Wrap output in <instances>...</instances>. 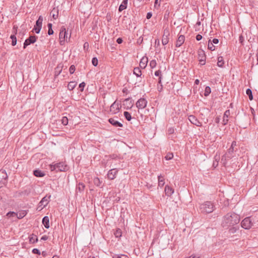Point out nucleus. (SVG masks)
Segmentation results:
<instances>
[{
	"instance_id": "nucleus-11",
	"label": "nucleus",
	"mask_w": 258,
	"mask_h": 258,
	"mask_svg": "<svg viewBox=\"0 0 258 258\" xmlns=\"http://www.w3.org/2000/svg\"><path fill=\"white\" fill-rule=\"evenodd\" d=\"M188 118L192 124L197 126H201L202 125V122H200L195 116L193 115H189Z\"/></svg>"
},
{
	"instance_id": "nucleus-54",
	"label": "nucleus",
	"mask_w": 258,
	"mask_h": 258,
	"mask_svg": "<svg viewBox=\"0 0 258 258\" xmlns=\"http://www.w3.org/2000/svg\"><path fill=\"white\" fill-rule=\"evenodd\" d=\"M84 49L85 50H88V49L89 48V43L87 42H85V43L84 44Z\"/></svg>"
},
{
	"instance_id": "nucleus-40",
	"label": "nucleus",
	"mask_w": 258,
	"mask_h": 258,
	"mask_svg": "<svg viewBox=\"0 0 258 258\" xmlns=\"http://www.w3.org/2000/svg\"><path fill=\"white\" fill-rule=\"evenodd\" d=\"M211 88L209 86H207L205 88L204 95L205 96H208L211 93Z\"/></svg>"
},
{
	"instance_id": "nucleus-33",
	"label": "nucleus",
	"mask_w": 258,
	"mask_h": 258,
	"mask_svg": "<svg viewBox=\"0 0 258 258\" xmlns=\"http://www.w3.org/2000/svg\"><path fill=\"white\" fill-rule=\"evenodd\" d=\"M114 234L115 236L117 238H119L122 235V231L121 230L118 228L116 230V231L114 232Z\"/></svg>"
},
{
	"instance_id": "nucleus-63",
	"label": "nucleus",
	"mask_w": 258,
	"mask_h": 258,
	"mask_svg": "<svg viewBox=\"0 0 258 258\" xmlns=\"http://www.w3.org/2000/svg\"><path fill=\"white\" fill-rule=\"evenodd\" d=\"M61 71V70H60V71H59L57 72V71H55V76H58V75L60 74V73Z\"/></svg>"
},
{
	"instance_id": "nucleus-30",
	"label": "nucleus",
	"mask_w": 258,
	"mask_h": 258,
	"mask_svg": "<svg viewBox=\"0 0 258 258\" xmlns=\"http://www.w3.org/2000/svg\"><path fill=\"white\" fill-rule=\"evenodd\" d=\"M38 241V238L36 235L32 234L29 237V242L31 243H34Z\"/></svg>"
},
{
	"instance_id": "nucleus-31",
	"label": "nucleus",
	"mask_w": 258,
	"mask_h": 258,
	"mask_svg": "<svg viewBox=\"0 0 258 258\" xmlns=\"http://www.w3.org/2000/svg\"><path fill=\"white\" fill-rule=\"evenodd\" d=\"M112 258H129V257L124 254H113L112 255Z\"/></svg>"
},
{
	"instance_id": "nucleus-22",
	"label": "nucleus",
	"mask_w": 258,
	"mask_h": 258,
	"mask_svg": "<svg viewBox=\"0 0 258 258\" xmlns=\"http://www.w3.org/2000/svg\"><path fill=\"white\" fill-rule=\"evenodd\" d=\"M50 15L53 19L56 20L58 16V8H53L50 12Z\"/></svg>"
},
{
	"instance_id": "nucleus-64",
	"label": "nucleus",
	"mask_w": 258,
	"mask_h": 258,
	"mask_svg": "<svg viewBox=\"0 0 258 258\" xmlns=\"http://www.w3.org/2000/svg\"><path fill=\"white\" fill-rule=\"evenodd\" d=\"M220 118L219 117H217L216 118H215V122L216 123H219V121H220Z\"/></svg>"
},
{
	"instance_id": "nucleus-60",
	"label": "nucleus",
	"mask_w": 258,
	"mask_h": 258,
	"mask_svg": "<svg viewBox=\"0 0 258 258\" xmlns=\"http://www.w3.org/2000/svg\"><path fill=\"white\" fill-rule=\"evenodd\" d=\"M219 42V40L217 38H214L212 40V43L214 44H218Z\"/></svg>"
},
{
	"instance_id": "nucleus-7",
	"label": "nucleus",
	"mask_w": 258,
	"mask_h": 258,
	"mask_svg": "<svg viewBox=\"0 0 258 258\" xmlns=\"http://www.w3.org/2000/svg\"><path fill=\"white\" fill-rule=\"evenodd\" d=\"M43 21V17L42 16H40L36 22V24L34 25L33 30L35 31V33L38 34L42 28V24Z\"/></svg>"
},
{
	"instance_id": "nucleus-2",
	"label": "nucleus",
	"mask_w": 258,
	"mask_h": 258,
	"mask_svg": "<svg viewBox=\"0 0 258 258\" xmlns=\"http://www.w3.org/2000/svg\"><path fill=\"white\" fill-rule=\"evenodd\" d=\"M215 208L214 204L211 201H206L200 205L199 209L201 213L208 214L212 213Z\"/></svg>"
},
{
	"instance_id": "nucleus-48",
	"label": "nucleus",
	"mask_w": 258,
	"mask_h": 258,
	"mask_svg": "<svg viewBox=\"0 0 258 258\" xmlns=\"http://www.w3.org/2000/svg\"><path fill=\"white\" fill-rule=\"evenodd\" d=\"M237 231V229L235 227H232V228H230L229 230V232L231 234H233L236 232Z\"/></svg>"
},
{
	"instance_id": "nucleus-36",
	"label": "nucleus",
	"mask_w": 258,
	"mask_h": 258,
	"mask_svg": "<svg viewBox=\"0 0 258 258\" xmlns=\"http://www.w3.org/2000/svg\"><path fill=\"white\" fill-rule=\"evenodd\" d=\"M123 115L125 119L128 120L130 121L132 119V116L130 113H129L127 111H124L123 113Z\"/></svg>"
},
{
	"instance_id": "nucleus-61",
	"label": "nucleus",
	"mask_w": 258,
	"mask_h": 258,
	"mask_svg": "<svg viewBox=\"0 0 258 258\" xmlns=\"http://www.w3.org/2000/svg\"><path fill=\"white\" fill-rule=\"evenodd\" d=\"M48 239V236H46V235H43L41 238V240H46Z\"/></svg>"
},
{
	"instance_id": "nucleus-35",
	"label": "nucleus",
	"mask_w": 258,
	"mask_h": 258,
	"mask_svg": "<svg viewBox=\"0 0 258 258\" xmlns=\"http://www.w3.org/2000/svg\"><path fill=\"white\" fill-rule=\"evenodd\" d=\"M27 212L26 211H22L19 214H17V217L18 219H22L26 216Z\"/></svg>"
},
{
	"instance_id": "nucleus-45",
	"label": "nucleus",
	"mask_w": 258,
	"mask_h": 258,
	"mask_svg": "<svg viewBox=\"0 0 258 258\" xmlns=\"http://www.w3.org/2000/svg\"><path fill=\"white\" fill-rule=\"evenodd\" d=\"M92 64L96 67L98 65V59L96 57H93L92 59Z\"/></svg>"
},
{
	"instance_id": "nucleus-32",
	"label": "nucleus",
	"mask_w": 258,
	"mask_h": 258,
	"mask_svg": "<svg viewBox=\"0 0 258 258\" xmlns=\"http://www.w3.org/2000/svg\"><path fill=\"white\" fill-rule=\"evenodd\" d=\"M224 64L223 57L222 56H219L218 57L217 65L219 67H222Z\"/></svg>"
},
{
	"instance_id": "nucleus-34",
	"label": "nucleus",
	"mask_w": 258,
	"mask_h": 258,
	"mask_svg": "<svg viewBox=\"0 0 258 258\" xmlns=\"http://www.w3.org/2000/svg\"><path fill=\"white\" fill-rule=\"evenodd\" d=\"M11 39H12V46H15L17 44V38L16 35H11L10 36Z\"/></svg>"
},
{
	"instance_id": "nucleus-25",
	"label": "nucleus",
	"mask_w": 258,
	"mask_h": 258,
	"mask_svg": "<svg viewBox=\"0 0 258 258\" xmlns=\"http://www.w3.org/2000/svg\"><path fill=\"white\" fill-rule=\"evenodd\" d=\"M33 174L38 177H42L45 175V173L39 169H36L33 171Z\"/></svg>"
},
{
	"instance_id": "nucleus-28",
	"label": "nucleus",
	"mask_w": 258,
	"mask_h": 258,
	"mask_svg": "<svg viewBox=\"0 0 258 258\" xmlns=\"http://www.w3.org/2000/svg\"><path fill=\"white\" fill-rule=\"evenodd\" d=\"M85 187V185L84 183L80 182L77 185L76 187V190L79 191L80 192H82L84 191V188Z\"/></svg>"
},
{
	"instance_id": "nucleus-56",
	"label": "nucleus",
	"mask_w": 258,
	"mask_h": 258,
	"mask_svg": "<svg viewBox=\"0 0 258 258\" xmlns=\"http://www.w3.org/2000/svg\"><path fill=\"white\" fill-rule=\"evenodd\" d=\"M203 37L200 34H198L197 36H196V39L197 41H200L202 39Z\"/></svg>"
},
{
	"instance_id": "nucleus-42",
	"label": "nucleus",
	"mask_w": 258,
	"mask_h": 258,
	"mask_svg": "<svg viewBox=\"0 0 258 258\" xmlns=\"http://www.w3.org/2000/svg\"><path fill=\"white\" fill-rule=\"evenodd\" d=\"M124 102L126 103V104L128 102H129L130 108H131L133 106V103L132 101L131 100L130 98H128L125 99L124 100Z\"/></svg>"
},
{
	"instance_id": "nucleus-46",
	"label": "nucleus",
	"mask_w": 258,
	"mask_h": 258,
	"mask_svg": "<svg viewBox=\"0 0 258 258\" xmlns=\"http://www.w3.org/2000/svg\"><path fill=\"white\" fill-rule=\"evenodd\" d=\"M6 216L8 217H14L17 216V213L14 212H9L7 214Z\"/></svg>"
},
{
	"instance_id": "nucleus-47",
	"label": "nucleus",
	"mask_w": 258,
	"mask_h": 258,
	"mask_svg": "<svg viewBox=\"0 0 258 258\" xmlns=\"http://www.w3.org/2000/svg\"><path fill=\"white\" fill-rule=\"evenodd\" d=\"M75 71V67L74 65H72L69 68V72L71 74H73Z\"/></svg>"
},
{
	"instance_id": "nucleus-23",
	"label": "nucleus",
	"mask_w": 258,
	"mask_h": 258,
	"mask_svg": "<svg viewBox=\"0 0 258 258\" xmlns=\"http://www.w3.org/2000/svg\"><path fill=\"white\" fill-rule=\"evenodd\" d=\"M127 3H128V0H123L122 3L120 5V6H119V8H118V11L119 12H121L123 10L126 9Z\"/></svg>"
},
{
	"instance_id": "nucleus-27",
	"label": "nucleus",
	"mask_w": 258,
	"mask_h": 258,
	"mask_svg": "<svg viewBox=\"0 0 258 258\" xmlns=\"http://www.w3.org/2000/svg\"><path fill=\"white\" fill-rule=\"evenodd\" d=\"M77 83L75 81H71L68 85V89L71 91L73 90L76 86Z\"/></svg>"
},
{
	"instance_id": "nucleus-14",
	"label": "nucleus",
	"mask_w": 258,
	"mask_h": 258,
	"mask_svg": "<svg viewBox=\"0 0 258 258\" xmlns=\"http://www.w3.org/2000/svg\"><path fill=\"white\" fill-rule=\"evenodd\" d=\"M169 35V32L167 30H164V34L162 36V43L163 45L167 44L168 43V36Z\"/></svg>"
},
{
	"instance_id": "nucleus-43",
	"label": "nucleus",
	"mask_w": 258,
	"mask_h": 258,
	"mask_svg": "<svg viewBox=\"0 0 258 258\" xmlns=\"http://www.w3.org/2000/svg\"><path fill=\"white\" fill-rule=\"evenodd\" d=\"M94 183L95 185H96V186H100L101 182L100 181V179L98 178H95L94 180Z\"/></svg>"
},
{
	"instance_id": "nucleus-8",
	"label": "nucleus",
	"mask_w": 258,
	"mask_h": 258,
	"mask_svg": "<svg viewBox=\"0 0 258 258\" xmlns=\"http://www.w3.org/2000/svg\"><path fill=\"white\" fill-rule=\"evenodd\" d=\"M38 38V37L35 35H31L30 37L26 39L23 44V48L25 49L26 47L31 44L34 43Z\"/></svg>"
},
{
	"instance_id": "nucleus-58",
	"label": "nucleus",
	"mask_w": 258,
	"mask_h": 258,
	"mask_svg": "<svg viewBox=\"0 0 258 258\" xmlns=\"http://www.w3.org/2000/svg\"><path fill=\"white\" fill-rule=\"evenodd\" d=\"M152 16V14L151 12H149L147 14L146 18L147 19H149L151 18Z\"/></svg>"
},
{
	"instance_id": "nucleus-41",
	"label": "nucleus",
	"mask_w": 258,
	"mask_h": 258,
	"mask_svg": "<svg viewBox=\"0 0 258 258\" xmlns=\"http://www.w3.org/2000/svg\"><path fill=\"white\" fill-rule=\"evenodd\" d=\"M62 124L64 125H66L68 124V119L66 116H63L61 119Z\"/></svg>"
},
{
	"instance_id": "nucleus-3",
	"label": "nucleus",
	"mask_w": 258,
	"mask_h": 258,
	"mask_svg": "<svg viewBox=\"0 0 258 258\" xmlns=\"http://www.w3.org/2000/svg\"><path fill=\"white\" fill-rule=\"evenodd\" d=\"M69 168L68 166L62 162L49 165V169L52 171L65 172L68 170Z\"/></svg>"
},
{
	"instance_id": "nucleus-62",
	"label": "nucleus",
	"mask_w": 258,
	"mask_h": 258,
	"mask_svg": "<svg viewBox=\"0 0 258 258\" xmlns=\"http://www.w3.org/2000/svg\"><path fill=\"white\" fill-rule=\"evenodd\" d=\"M200 61V63L201 64V65H204L206 63V59H203V60H199Z\"/></svg>"
},
{
	"instance_id": "nucleus-1",
	"label": "nucleus",
	"mask_w": 258,
	"mask_h": 258,
	"mask_svg": "<svg viewBox=\"0 0 258 258\" xmlns=\"http://www.w3.org/2000/svg\"><path fill=\"white\" fill-rule=\"evenodd\" d=\"M239 221L240 217L238 215L234 212H230L223 217L221 225L223 227L228 228L238 224Z\"/></svg>"
},
{
	"instance_id": "nucleus-13",
	"label": "nucleus",
	"mask_w": 258,
	"mask_h": 258,
	"mask_svg": "<svg viewBox=\"0 0 258 258\" xmlns=\"http://www.w3.org/2000/svg\"><path fill=\"white\" fill-rule=\"evenodd\" d=\"M119 108L118 106V104L116 103V102H114L110 107V111L112 112V114H116L119 111Z\"/></svg>"
},
{
	"instance_id": "nucleus-20",
	"label": "nucleus",
	"mask_w": 258,
	"mask_h": 258,
	"mask_svg": "<svg viewBox=\"0 0 258 258\" xmlns=\"http://www.w3.org/2000/svg\"><path fill=\"white\" fill-rule=\"evenodd\" d=\"M148 61V57L146 56L142 57L140 62V67L142 69H145Z\"/></svg>"
},
{
	"instance_id": "nucleus-50",
	"label": "nucleus",
	"mask_w": 258,
	"mask_h": 258,
	"mask_svg": "<svg viewBox=\"0 0 258 258\" xmlns=\"http://www.w3.org/2000/svg\"><path fill=\"white\" fill-rule=\"evenodd\" d=\"M168 134L169 135L173 134L174 132V129L173 127H170L168 129L167 131Z\"/></svg>"
},
{
	"instance_id": "nucleus-5",
	"label": "nucleus",
	"mask_w": 258,
	"mask_h": 258,
	"mask_svg": "<svg viewBox=\"0 0 258 258\" xmlns=\"http://www.w3.org/2000/svg\"><path fill=\"white\" fill-rule=\"evenodd\" d=\"M65 35H68V32L64 26H62L60 28L59 36V43L61 45L64 44L66 41Z\"/></svg>"
},
{
	"instance_id": "nucleus-52",
	"label": "nucleus",
	"mask_w": 258,
	"mask_h": 258,
	"mask_svg": "<svg viewBox=\"0 0 258 258\" xmlns=\"http://www.w3.org/2000/svg\"><path fill=\"white\" fill-rule=\"evenodd\" d=\"M155 75L157 77H160L161 76L162 77L161 75V71L160 70H158L155 72Z\"/></svg>"
},
{
	"instance_id": "nucleus-59",
	"label": "nucleus",
	"mask_w": 258,
	"mask_h": 258,
	"mask_svg": "<svg viewBox=\"0 0 258 258\" xmlns=\"http://www.w3.org/2000/svg\"><path fill=\"white\" fill-rule=\"evenodd\" d=\"M122 41H123V40H122V38H118L116 40V42L118 44H121L122 42Z\"/></svg>"
},
{
	"instance_id": "nucleus-26",
	"label": "nucleus",
	"mask_w": 258,
	"mask_h": 258,
	"mask_svg": "<svg viewBox=\"0 0 258 258\" xmlns=\"http://www.w3.org/2000/svg\"><path fill=\"white\" fill-rule=\"evenodd\" d=\"M158 186L160 187H162L165 184L164 176L160 174V175L158 176Z\"/></svg>"
},
{
	"instance_id": "nucleus-15",
	"label": "nucleus",
	"mask_w": 258,
	"mask_h": 258,
	"mask_svg": "<svg viewBox=\"0 0 258 258\" xmlns=\"http://www.w3.org/2000/svg\"><path fill=\"white\" fill-rule=\"evenodd\" d=\"M109 122L115 127H122L123 124L116 120L114 118H110L108 119Z\"/></svg>"
},
{
	"instance_id": "nucleus-6",
	"label": "nucleus",
	"mask_w": 258,
	"mask_h": 258,
	"mask_svg": "<svg viewBox=\"0 0 258 258\" xmlns=\"http://www.w3.org/2000/svg\"><path fill=\"white\" fill-rule=\"evenodd\" d=\"M252 222L250 217L244 218L241 223V227L245 229H250L252 226Z\"/></svg>"
},
{
	"instance_id": "nucleus-57",
	"label": "nucleus",
	"mask_w": 258,
	"mask_h": 258,
	"mask_svg": "<svg viewBox=\"0 0 258 258\" xmlns=\"http://www.w3.org/2000/svg\"><path fill=\"white\" fill-rule=\"evenodd\" d=\"M53 34V31L52 30V28L48 29V34L49 35H52Z\"/></svg>"
},
{
	"instance_id": "nucleus-19",
	"label": "nucleus",
	"mask_w": 258,
	"mask_h": 258,
	"mask_svg": "<svg viewBox=\"0 0 258 258\" xmlns=\"http://www.w3.org/2000/svg\"><path fill=\"white\" fill-rule=\"evenodd\" d=\"M185 37L184 35H180L176 42V47H180L184 42Z\"/></svg>"
},
{
	"instance_id": "nucleus-44",
	"label": "nucleus",
	"mask_w": 258,
	"mask_h": 258,
	"mask_svg": "<svg viewBox=\"0 0 258 258\" xmlns=\"http://www.w3.org/2000/svg\"><path fill=\"white\" fill-rule=\"evenodd\" d=\"M157 64L156 61L155 59L152 60L150 62V66L151 68H154Z\"/></svg>"
},
{
	"instance_id": "nucleus-55",
	"label": "nucleus",
	"mask_w": 258,
	"mask_h": 258,
	"mask_svg": "<svg viewBox=\"0 0 258 258\" xmlns=\"http://www.w3.org/2000/svg\"><path fill=\"white\" fill-rule=\"evenodd\" d=\"M236 142L234 141L232 142L230 148H232L233 149H234V148L236 147Z\"/></svg>"
},
{
	"instance_id": "nucleus-51",
	"label": "nucleus",
	"mask_w": 258,
	"mask_h": 258,
	"mask_svg": "<svg viewBox=\"0 0 258 258\" xmlns=\"http://www.w3.org/2000/svg\"><path fill=\"white\" fill-rule=\"evenodd\" d=\"M17 29H18V27L17 26L15 25L13 26V32L14 33L13 35H16L17 34V31H18Z\"/></svg>"
},
{
	"instance_id": "nucleus-9",
	"label": "nucleus",
	"mask_w": 258,
	"mask_h": 258,
	"mask_svg": "<svg viewBox=\"0 0 258 258\" xmlns=\"http://www.w3.org/2000/svg\"><path fill=\"white\" fill-rule=\"evenodd\" d=\"M8 175L5 170H0V187H2L7 182Z\"/></svg>"
},
{
	"instance_id": "nucleus-24",
	"label": "nucleus",
	"mask_w": 258,
	"mask_h": 258,
	"mask_svg": "<svg viewBox=\"0 0 258 258\" xmlns=\"http://www.w3.org/2000/svg\"><path fill=\"white\" fill-rule=\"evenodd\" d=\"M42 224L46 228L48 229L49 228V219L48 216H45L43 218Z\"/></svg>"
},
{
	"instance_id": "nucleus-4",
	"label": "nucleus",
	"mask_w": 258,
	"mask_h": 258,
	"mask_svg": "<svg viewBox=\"0 0 258 258\" xmlns=\"http://www.w3.org/2000/svg\"><path fill=\"white\" fill-rule=\"evenodd\" d=\"M235 151L234 149L232 148H229L227 151V152L221 158V161L223 162V164L225 165L227 163V161L229 159L233 158L234 155V152Z\"/></svg>"
},
{
	"instance_id": "nucleus-38",
	"label": "nucleus",
	"mask_w": 258,
	"mask_h": 258,
	"mask_svg": "<svg viewBox=\"0 0 258 258\" xmlns=\"http://www.w3.org/2000/svg\"><path fill=\"white\" fill-rule=\"evenodd\" d=\"M208 47V49L211 51H213L215 49V47L213 45V43L212 42H211V40H209Z\"/></svg>"
},
{
	"instance_id": "nucleus-21",
	"label": "nucleus",
	"mask_w": 258,
	"mask_h": 258,
	"mask_svg": "<svg viewBox=\"0 0 258 258\" xmlns=\"http://www.w3.org/2000/svg\"><path fill=\"white\" fill-rule=\"evenodd\" d=\"M198 58L199 59V60H201L203 61V59H206V55L205 53V51L203 49H200L198 50Z\"/></svg>"
},
{
	"instance_id": "nucleus-10",
	"label": "nucleus",
	"mask_w": 258,
	"mask_h": 258,
	"mask_svg": "<svg viewBox=\"0 0 258 258\" xmlns=\"http://www.w3.org/2000/svg\"><path fill=\"white\" fill-rule=\"evenodd\" d=\"M147 104V101L144 98L139 99L136 102V106L138 109L145 108Z\"/></svg>"
},
{
	"instance_id": "nucleus-17",
	"label": "nucleus",
	"mask_w": 258,
	"mask_h": 258,
	"mask_svg": "<svg viewBox=\"0 0 258 258\" xmlns=\"http://www.w3.org/2000/svg\"><path fill=\"white\" fill-rule=\"evenodd\" d=\"M50 196L48 197L45 196L43 198L39 203V206L45 207L48 203V200L50 199Z\"/></svg>"
},
{
	"instance_id": "nucleus-53",
	"label": "nucleus",
	"mask_w": 258,
	"mask_h": 258,
	"mask_svg": "<svg viewBox=\"0 0 258 258\" xmlns=\"http://www.w3.org/2000/svg\"><path fill=\"white\" fill-rule=\"evenodd\" d=\"M85 85L86 84L84 82H82L79 84V87L81 88V91H83L84 90V88L85 87Z\"/></svg>"
},
{
	"instance_id": "nucleus-39",
	"label": "nucleus",
	"mask_w": 258,
	"mask_h": 258,
	"mask_svg": "<svg viewBox=\"0 0 258 258\" xmlns=\"http://www.w3.org/2000/svg\"><path fill=\"white\" fill-rule=\"evenodd\" d=\"M173 157V154L172 153L169 152L165 156V159L166 160H169L172 159Z\"/></svg>"
},
{
	"instance_id": "nucleus-37",
	"label": "nucleus",
	"mask_w": 258,
	"mask_h": 258,
	"mask_svg": "<svg viewBox=\"0 0 258 258\" xmlns=\"http://www.w3.org/2000/svg\"><path fill=\"white\" fill-rule=\"evenodd\" d=\"M246 93L248 96L249 100H252L253 99V96L251 90L249 88L247 89L246 90Z\"/></svg>"
},
{
	"instance_id": "nucleus-16",
	"label": "nucleus",
	"mask_w": 258,
	"mask_h": 258,
	"mask_svg": "<svg viewBox=\"0 0 258 258\" xmlns=\"http://www.w3.org/2000/svg\"><path fill=\"white\" fill-rule=\"evenodd\" d=\"M230 111L229 110H226L224 113V115H223V124L224 125H226L227 124L228 122V117L230 116Z\"/></svg>"
},
{
	"instance_id": "nucleus-49",
	"label": "nucleus",
	"mask_w": 258,
	"mask_h": 258,
	"mask_svg": "<svg viewBox=\"0 0 258 258\" xmlns=\"http://www.w3.org/2000/svg\"><path fill=\"white\" fill-rule=\"evenodd\" d=\"M32 252L34 254H39V255H40L41 254V252H40V250L38 249H37V248H34V249H33Z\"/></svg>"
},
{
	"instance_id": "nucleus-12",
	"label": "nucleus",
	"mask_w": 258,
	"mask_h": 258,
	"mask_svg": "<svg viewBox=\"0 0 258 258\" xmlns=\"http://www.w3.org/2000/svg\"><path fill=\"white\" fill-rule=\"evenodd\" d=\"M118 172V170L115 169H111L109 170L107 173V177L110 180H113L116 177V175Z\"/></svg>"
},
{
	"instance_id": "nucleus-18",
	"label": "nucleus",
	"mask_w": 258,
	"mask_h": 258,
	"mask_svg": "<svg viewBox=\"0 0 258 258\" xmlns=\"http://www.w3.org/2000/svg\"><path fill=\"white\" fill-rule=\"evenodd\" d=\"M166 196L170 197L174 192V189L168 185H166L164 189Z\"/></svg>"
},
{
	"instance_id": "nucleus-29",
	"label": "nucleus",
	"mask_w": 258,
	"mask_h": 258,
	"mask_svg": "<svg viewBox=\"0 0 258 258\" xmlns=\"http://www.w3.org/2000/svg\"><path fill=\"white\" fill-rule=\"evenodd\" d=\"M134 74L138 77H141L142 75V71L140 68L138 67L135 68L134 70Z\"/></svg>"
}]
</instances>
